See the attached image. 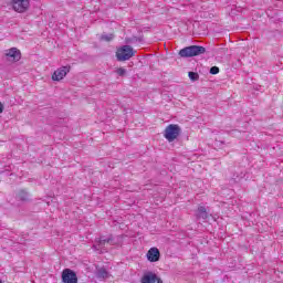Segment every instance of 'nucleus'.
Listing matches in <instances>:
<instances>
[{
	"instance_id": "3",
	"label": "nucleus",
	"mask_w": 283,
	"mask_h": 283,
	"mask_svg": "<svg viewBox=\"0 0 283 283\" xmlns=\"http://www.w3.org/2000/svg\"><path fill=\"white\" fill-rule=\"evenodd\" d=\"M134 48L130 45H123L117 52H116V57L117 61H129L132 56H134Z\"/></svg>"
},
{
	"instance_id": "12",
	"label": "nucleus",
	"mask_w": 283,
	"mask_h": 283,
	"mask_svg": "<svg viewBox=\"0 0 283 283\" xmlns=\"http://www.w3.org/2000/svg\"><path fill=\"white\" fill-rule=\"evenodd\" d=\"M15 198L21 202H28L30 200V193L25 189H22L15 195Z\"/></svg>"
},
{
	"instance_id": "2",
	"label": "nucleus",
	"mask_w": 283,
	"mask_h": 283,
	"mask_svg": "<svg viewBox=\"0 0 283 283\" xmlns=\"http://www.w3.org/2000/svg\"><path fill=\"white\" fill-rule=\"evenodd\" d=\"M182 128L178 126V124H169L164 130V138L168 140V143H174L178 136H180Z\"/></svg>"
},
{
	"instance_id": "19",
	"label": "nucleus",
	"mask_w": 283,
	"mask_h": 283,
	"mask_svg": "<svg viewBox=\"0 0 283 283\" xmlns=\"http://www.w3.org/2000/svg\"><path fill=\"white\" fill-rule=\"evenodd\" d=\"M210 74L212 75L220 74V67L218 66L210 67Z\"/></svg>"
},
{
	"instance_id": "15",
	"label": "nucleus",
	"mask_w": 283,
	"mask_h": 283,
	"mask_svg": "<svg viewBox=\"0 0 283 283\" xmlns=\"http://www.w3.org/2000/svg\"><path fill=\"white\" fill-rule=\"evenodd\" d=\"M101 41H106V42L114 41V33L102 34Z\"/></svg>"
},
{
	"instance_id": "16",
	"label": "nucleus",
	"mask_w": 283,
	"mask_h": 283,
	"mask_svg": "<svg viewBox=\"0 0 283 283\" xmlns=\"http://www.w3.org/2000/svg\"><path fill=\"white\" fill-rule=\"evenodd\" d=\"M142 41H143V38H138V36L126 39V43H142Z\"/></svg>"
},
{
	"instance_id": "11",
	"label": "nucleus",
	"mask_w": 283,
	"mask_h": 283,
	"mask_svg": "<svg viewBox=\"0 0 283 283\" xmlns=\"http://www.w3.org/2000/svg\"><path fill=\"white\" fill-rule=\"evenodd\" d=\"M95 277H97V280H107V277H109V272L105 266H96Z\"/></svg>"
},
{
	"instance_id": "13",
	"label": "nucleus",
	"mask_w": 283,
	"mask_h": 283,
	"mask_svg": "<svg viewBox=\"0 0 283 283\" xmlns=\"http://www.w3.org/2000/svg\"><path fill=\"white\" fill-rule=\"evenodd\" d=\"M197 218H201V220H207V218H209V212H207V208H205V206H200L198 208Z\"/></svg>"
},
{
	"instance_id": "10",
	"label": "nucleus",
	"mask_w": 283,
	"mask_h": 283,
	"mask_svg": "<svg viewBox=\"0 0 283 283\" xmlns=\"http://www.w3.org/2000/svg\"><path fill=\"white\" fill-rule=\"evenodd\" d=\"M148 262H158L160 260V250L150 248L146 254Z\"/></svg>"
},
{
	"instance_id": "18",
	"label": "nucleus",
	"mask_w": 283,
	"mask_h": 283,
	"mask_svg": "<svg viewBox=\"0 0 283 283\" xmlns=\"http://www.w3.org/2000/svg\"><path fill=\"white\" fill-rule=\"evenodd\" d=\"M116 74L118 76H125V74H127V70L123 69V67H119V69L116 70Z\"/></svg>"
},
{
	"instance_id": "6",
	"label": "nucleus",
	"mask_w": 283,
	"mask_h": 283,
	"mask_svg": "<svg viewBox=\"0 0 283 283\" xmlns=\"http://www.w3.org/2000/svg\"><path fill=\"white\" fill-rule=\"evenodd\" d=\"M13 10L15 12H27L30 8V1L28 0H12Z\"/></svg>"
},
{
	"instance_id": "21",
	"label": "nucleus",
	"mask_w": 283,
	"mask_h": 283,
	"mask_svg": "<svg viewBox=\"0 0 283 283\" xmlns=\"http://www.w3.org/2000/svg\"><path fill=\"white\" fill-rule=\"evenodd\" d=\"M3 109H4L3 103L0 102V114H3Z\"/></svg>"
},
{
	"instance_id": "8",
	"label": "nucleus",
	"mask_w": 283,
	"mask_h": 283,
	"mask_svg": "<svg viewBox=\"0 0 283 283\" xmlns=\"http://www.w3.org/2000/svg\"><path fill=\"white\" fill-rule=\"evenodd\" d=\"M70 72V66H62L60 69H57L56 71H54L53 75H52V80L53 81H63V78H65V76H67Z\"/></svg>"
},
{
	"instance_id": "17",
	"label": "nucleus",
	"mask_w": 283,
	"mask_h": 283,
	"mask_svg": "<svg viewBox=\"0 0 283 283\" xmlns=\"http://www.w3.org/2000/svg\"><path fill=\"white\" fill-rule=\"evenodd\" d=\"M188 76H189L190 81H198L200 78V75L193 71H190L188 73Z\"/></svg>"
},
{
	"instance_id": "9",
	"label": "nucleus",
	"mask_w": 283,
	"mask_h": 283,
	"mask_svg": "<svg viewBox=\"0 0 283 283\" xmlns=\"http://www.w3.org/2000/svg\"><path fill=\"white\" fill-rule=\"evenodd\" d=\"M95 244H99V247H105V244H111L114 247L116 241L114 240V234H109L108 237L102 235L95 239Z\"/></svg>"
},
{
	"instance_id": "4",
	"label": "nucleus",
	"mask_w": 283,
	"mask_h": 283,
	"mask_svg": "<svg viewBox=\"0 0 283 283\" xmlns=\"http://www.w3.org/2000/svg\"><path fill=\"white\" fill-rule=\"evenodd\" d=\"M62 282L63 283H78V277L76 276V272L70 269H65L62 272Z\"/></svg>"
},
{
	"instance_id": "1",
	"label": "nucleus",
	"mask_w": 283,
	"mask_h": 283,
	"mask_svg": "<svg viewBox=\"0 0 283 283\" xmlns=\"http://www.w3.org/2000/svg\"><path fill=\"white\" fill-rule=\"evenodd\" d=\"M206 52L207 49L205 46L190 45L181 49L179 51V56H181V59H191L193 56H200V54H205Z\"/></svg>"
},
{
	"instance_id": "14",
	"label": "nucleus",
	"mask_w": 283,
	"mask_h": 283,
	"mask_svg": "<svg viewBox=\"0 0 283 283\" xmlns=\"http://www.w3.org/2000/svg\"><path fill=\"white\" fill-rule=\"evenodd\" d=\"M92 250L99 251V254L107 253V249H105V247L101 245V243L93 244Z\"/></svg>"
},
{
	"instance_id": "5",
	"label": "nucleus",
	"mask_w": 283,
	"mask_h": 283,
	"mask_svg": "<svg viewBox=\"0 0 283 283\" xmlns=\"http://www.w3.org/2000/svg\"><path fill=\"white\" fill-rule=\"evenodd\" d=\"M140 283H163V279L158 274L148 271L142 276Z\"/></svg>"
},
{
	"instance_id": "20",
	"label": "nucleus",
	"mask_w": 283,
	"mask_h": 283,
	"mask_svg": "<svg viewBox=\"0 0 283 283\" xmlns=\"http://www.w3.org/2000/svg\"><path fill=\"white\" fill-rule=\"evenodd\" d=\"M240 176H235V175H233V177L231 178V182H240Z\"/></svg>"
},
{
	"instance_id": "22",
	"label": "nucleus",
	"mask_w": 283,
	"mask_h": 283,
	"mask_svg": "<svg viewBox=\"0 0 283 283\" xmlns=\"http://www.w3.org/2000/svg\"><path fill=\"white\" fill-rule=\"evenodd\" d=\"M0 283H3V282L0 280Z\"/></svg>"
},
{
	"instance_id": "7",
	"label": "nucleus",
	"mask_w": 283,
	"mask_h": 283,
	"mask_svg": "<svg viewBox=\"0 0 283 283\" xmlns=\"http://www.w3.org/2000/svg\"><path fill=\"white\" fill-rule=\"evenodd\" d=\"M4 56L8 61H13V63H17L18 61H21V51L17 48H11L7 50Z\"/></svg>"
}]
</instances>
